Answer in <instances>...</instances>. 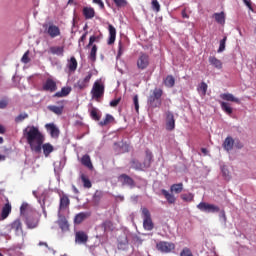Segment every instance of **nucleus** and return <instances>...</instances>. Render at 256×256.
Returning <instances> with one entry per match:
<instances>
[{
    "label": "nucleus",
    "mask_w": 256,
    "mask_h": 256,
    "mask_svg": "<svg viewBox=\"0 0 256 256\" xmlns=\"http://www.w3.org/2000/svg\"><path fill=\"white\" fill-rule=\"evenodd\" d=\"M43 91H49L50 93H55L57 91V82L52 78H48L42 86Z\"/></svg>",
    "instance_id": "12"
},
{
    "label": "nucleus",
    "mask_w": 256,
    "mask_h": 256,
    "mask_svg": "<svg viewBox=\"0 0 256 256\" xmlns=\"http://www.w3.org/2000/svg\"><path fill=\"white\" fill-rule=\"evenodd\" d=\"M220 98H222L223 101H230L231 103H237L238 105L241 103V100L231 93L220 94Z\"/></svg>",
    "instance_id": "22"
},
{
    "label": "nucleus",
    "mask_w": 256,
    "mask_h": 256,
    "mask_svg": "<svg viewBox=\"0 0 256 256\" xmlns=\"http://www.w3.org/2000/svg\"><path fill=\"white\" fill-rule=\"evenodd\" d=\"M11 204L8 202L2 208L1 219L5 220L11 215Z\"/></svg>",
    "instance_id": "29"
},
{
    "label": "nucleus",
    "mask_w": 256,
    "mask_h": 256,
    "mask_svg": "<svg viewBox=\"0 0 256 256\" xmlns=\"http://www.w3.org/2000/svg\"><path fill=\"white\" fill-rule=\"evenodd\" d=\"M92 3L99 5L100 9H105V3H103V0H92Z\"/></svg>",
    "instance_id": "57"
},
{
    "label": "nucleus",
    "mask_w": 256,
    "mask_h": 256,
    "mask_svg": "<svg viewBox=\"0 0 256 256\" xmlns=\"http://www.w3.org/2000/svg\"><path fill=\"white\" fill-rule=\"evenodd\" d=\"M233 145H235V140H233V138H231V136H228L223 143V148L225 149V151H231L233 150Z\"/></svg>",
    "instance_id": "28"
},
{
    "label": "nucleus",
    "mask_w": 256,
    "mask_h": 256,
    "mask_svg": "<svg viewBox=\"0 0 256 256\" xmlns=\"http://www.w3.org/2000/svg\"><path fill=\"white\" fill-rule=\"evenodd\" d=\"M129 245V240L127 239V236L120 237L118 240V249H125Z\"/></svg>",
    "instance_id": "41"
},
{
    "label": "nucleus",
    "mask_w": 256,
    "mask_h": 256,
    "mask_svg": "<svg viewBox=\"0 0 256 256\" xmlns=\"http://www.w3.org/2000/svg\"><path fill=\"white\" fill-rule=\"evenodd\" d=\"M90 117L94 120V121H100L101 120V115H99V110H97V108H92L90 111Z\"/></svg>",
    "instance_id": "44"
},
{
    "label": "nucleus",
    "mask_w": 256,
    "mask_h": 256,
    "mask_svg": "<svg viewBox=\"0 0 256 256\" xmlns=\"http://www.w3.org/2000/svg\"><path fill=\"white\" fill-rule=\"evenodd\" d=\"M25 217V223L28 229H36L39 225V214L37 211L32 212L31 214H28Z\"/></svg>",
    "instance_id": "6"
},
{
    "label": "nucleus",
    "mask_w": 256,
    "mask_h": 256,
    "mask_svg": "<svg viewBox=\"0 0 256 256\" xmlns=\"http://www.w3.org/2000/svg\"><path fill=\"white\" fill-rule=\"evenodd\" d=\"M161 97H163V89L155 88L152 91V94L149 95V97L147 99V104L152 109H157V108L161 107V105H162Z\"/></svg>",
    "instance_id": "3"
},
{
    "label": "nucleus",
    "mask_w": 256,
    "mask_h": 256,
    "mask_svg": "<svg viewBox=\"0 0 256 256\" xmlns=\"http://www.w3.org/2000/svg\"><path fill=\"white\" fill-rule=\"evenodd\" d=\"M121 103V98L114 99L110 102V107H117Z\"/></svg>",
    "instance_id": "58"
},
{
    "label": "nucleus",
    "mask_w": 256,
    "mask_h": 256,
    "mask_svg": "<svg viewBox=\"0 0 256 256\" xmlns=\"http://www.w3.org/2000/svg\"><path fill=\"white\" fill-rule=\"evenodd\" d=\"M181 199L182 201H185L186 203H191L193 199H195V195L193 193H186V194H181Z\"/></svg>",
    "instance_id": "43"
},
{
    "label": "nucleus",
    "mask_w": 256,
    "mask_h": 256,
    "mask_svg": "<svg viewBox=\"0 0 256 256\" xmlns=\"http://www.w3.org/2000/svg\"><path fill=\"white\" fill-rule=\"evenodd\" d=\"M198 91H201L202 95H207V83L201 82Z\"/></svg>",
    "instance_id": "51"
},
{
    "label": "nucleus",
    "mask_w": 256,
    "mask_h": 256,
    "mask_svg": "<svg viewBox=\"0 0 256 256\" xmlns=\"http://www.w3.org/2000/svg\"><path fill=\"white\" fill-rule=\"evenodd\" d=\"M133 103H134L136 113H139V96L135 95L133 97Z\"/></svg>",
    "instance_id": "53"
},
{
    "label": "nucleus",
    "mask_w": 256,
    "mask_h": 256,
    "mask_svg": "<svg viewBox=\"0 0 256 256\" xmlns=\"http://www.w3.org/2000/svg\"><path fill=\"white\" fill-rule=\"evenodd\" d=\"M7 105H9V100L7 98L0 100V109H7Z\"/></svg>",
    "instance_id": "55"
},
{
    "label": "nucleus",
    "mask_w": 256,
    "mask_h": 256,
    "mask_svg": "<svg viewBox=\"0 0 256 256\" xmlns=\"http://www.w3.org/2000/svg\"><path fill=\"white\" fill-rule=\"evenodd\" d=\"M89 241V236L84 231H78L75 233V243L79 245L85 244Z\"/></svg>",
    "instance_id": "15"
},
{
    "label": "nucleus",
    "mask_w": 256,
    "mask_h": 256,
    "mask_svg": "<svg viewBox=\"0 0 256 256\" xmlns=\"http://www.w3.org/2000/svg\"><path fill=\"white\" fill-rule=\"evenodd\" d=\"M149 65H150L149 56L145 53H141L137 59V68L140 69V71H145V69H147Z\"/></svg>",
    "instance_id": "9"
},
{
    "label": "nucleus",
    "mask_w": 256,
    "mask_h": 256,
    "mask_svg": "<svg viewBox=\"0 0 256 256\" xmlns=\"http://www.w3.org/2000/svg\"><path fill=\"white\" fill-rule=\"evenodd\" d=\"M142 217L145 231H153L155 224H153V220L151 219V212H149V209L142 208Z\"/></svg>",
    "instance_id": "4"
},
{
    "label": "nucleus",
    "mask_w": 256,
    "mask_h": 256,
    "mask_svg": "<svg viewBox=\"0 0 256 256\" xmlns=\"http://www.w3.org/2000/svg\"><path fill=\"white\" fill-rule=\"evenodd\" d=\"M22 63H29L31 59H29V51L25 52L21 58Z\"/></svg>",
    "instance_id": "56"
},
{
    "label": "nucleus",
    "mask_w": 256,
    "mask_h": 256,
    "mask_svg": "<svg viewBox=\"0 0 256 256\" xmlns=\"http://www.w3.org/2000/svg\"><path fill=\"white\" fill-rule=\"evenodd\" d=\"M182 17L183 19H189V15L187 14V11L185 10L182 11Z\"/></svg>",
    "instance_id": "64"
},
{
    "label": "nucleus",
    "mask_w": 256,
    "mask_h": 256,
    "mask_svg": "<svg viewBox=\"0 0 256 256\" xmlns=\"http://www.w3.org/2000/svg\"><path fill=\"white\" fill-rule=\"evenodd\" d=\"M166 129L167 131L175 129V115L171 111L166 112Z\"/></svg>",
    "instance_id": "13"
},
{
    "label": "nucleus",
    "mask_w": 256,
    "mask_h": 256,
    "mask_svg": "<svg viewBox=\"0 0 256 256\" xmlns=\"http://www.w3.org/2000/svg\"><path fill=\"white\" fill-rule=\"evenodd\" d=\"M108 31L109 38L107 43L108 45H113V43H115V39H117V29H115L113 25L109 24Z\"/></svg>",
    "instance_id": "19"
},
{
    "label": "nucleus",
    "mask_w": 256,
    "mask_h": 256,
    "mask_svg": "<svg viewBox=\"0 0 256 256\" xmlns=\"http://www.w3.org/2000/svg\"><path fill=\"white\" fill-rule=\"evenodd\" d=\"M180 256H193V252H191V249L185 247L180 252Z\"/></svg>",
    "instance_id": "52"
},
{
    "label": "nucleus",
    "mask_w": 256,
    "mask_h": 256,
    "mask_svg": "<svg viewBox=\"0 0 256 256\" xmlns=\"http://www.w3.org/2000/svg\"><path fill=\"white\" fill-rule=\"evenodd\" d=\"M151 5H152V9H153L156 13H159V11H161V4H159V1H157V0H152Z\"/></svg>",
    "instance_id": "47"
},
{
    "label": "nucleus",
    "mask_w": 256,
    "mask_h": 256,
    "mask_svg": "<svg viewBox=\"0 0 256 256\" xmlns=\"http://www.w3.org/2000/svg\"><path fill=\"white\" fill-rule=\"evenodd\" d=\"M91 95L93 99H101V97L105 95V85L99 80L95 81L91 90Z\"/></svg>",
    "instance_id": "5"
},
{
    "label": "nucleus",
    "mask_w": 256,
    "mask_h": 256,
    "mask_svg": "<svg viewBox=\"0 0 256 256\" xmlns=\"http://www.w3.org/2000/svg\"><path fill=\"white\" fill-rule=\"evenodd\" d=\"M48 110L51 111L52 113H55V115L63 114V106L50 105L48 106Z\"/></svg>",
    "instance_id": "39"
},
{
    "label": "nucleus",
    "mask_w": 256,
    "mask_h": 256,
    "mask_svg": "<svg viewBox=\"0 0 256 256\" xmlns=\"http://www.w3.org/2000/svg\"><path fill=\"white\" fill-rule=\"evenodd\" d=\"M124 52H125V45L123 44L122 41H119L117 57H121V55H123Z\"/></svg>",
    "instance_id": "49"
},
{
    "label": "nucleus",
    "mask_w": 256,
    "mask_h": 256,
    "mask_svg": "<svg viewBox=\"0 0 256 256\" xmlns=\"http://www.w3.org/2000/svg\"><path fill=\"white\" fill-rule=\"evenodd\" d=\"M82 15L86 20L93 19V17H95V9L93 7L86 6L82 9Z\"/></svg>",
    "instance_id": "21"
},
{
    "label": "nucleus",
    "mask_w": 256,
    "mask_h": 256,
    "mask_svg": "<svg viewBox=\"0 0 256 256\" xmlns=\"http://www.w3.org/2000/svg\"><path fill=\"white\" fill-rule=\"evenodd\" d=\"M70 203H71V201L69 200V197L67 195H63L60 198V205H59L60 211L67 209V207H69Z\"/></svg>",
    "instance_id": "27"
},
{
    "label": "nucleus",
    "mask_w": 256,
    "mask_h": 256,
    "mask_svg": "<svg viewBox=\"0 0 256 256\" xmlns=\"http://www.w3.org/2000/svg\"><path fill=\"white\" fill-rule=\"evenodd\" d=\"M67 67L70 73H75L77 71L78 63L74 56H72L68 61Z\"/></svg>",
    "instance_id": "26"
},
{
    "label": "nucleus",
    "mask_w": 256,
    "mask_h": 256,
    "mask_svg": "<svg viewBox=\"0 0 256 256\" xmlns=\"http://www.w3.org/2000/svg\"><path fill=\"white\" fill-rule=\"evenodd\" d=\"M208 61L212 67H215V69H223V62L221 60L217 59L215 56H210L208 58Z\"/></svg>",
    "instance_id": "25"
},
{
    "label": "nucleus",
    "mask_w": 256,
    "mask_h": 256,
    "mask_svg": "<svg viewBox=\"0 0 256 256\" xmlns=\"http://www.w3.org/2000/svg\"><path fill=\"white\" fill-rule=\"evenodd\" d=\"M157 251L160 253H171L175 249V243L167 242V241H160L156 244Z\"/></svg>",
    "instance_id": "8"
},
{
    "label": "nucleus",
    "mask_w": 256,
    "mask_h": 256,
    "mask_svg": "<svg viewBox=\"0 0 256 256\" xmlns=\"http://www.w3.org/2000/svg\"><path fill=\"white\" fill-rule=\"evenodd\" d=\"M101 40V36H90L89 38V43L86 46L87 49H89V47H91L93 45V43H99V41Z\"/></svg>",
    "instance_id": "45"
},
{
    "label": "nucleus",
    "mask_w": 256,
    "mask_h": 256,
    "mask_svg": "<svg viewBox=\"0 0 256 256\" xmlns=\"http://www.w3.org/2000/svg\"><path fill=\"white\" fill-rule=\"evenodd\" d=\"M101 227L104 233H107V231H113V222H111V220H106L101 224Z\"/></svg>",
    "instance_id": "40"
},
{
    "label": "nucleus",
    "mask_w": 256,
    "mask_h": 256,
    "mask_svg": "<svg viewBox=\"0 0 256 256\" xmlns=\"http://www.w3.org/2000/svg\"><path fill=\"white\" fill-rule=\"evenodd\" d=\"M6 129L5 126L0 124V135H5Z\"/></svg>",
    "instance_id": "62"
},
{
    "label": "nucleus",
    "mask_w": 256,
    "mask_h": 256,
    "mask_svg": "<svg viewBox=\"0 0 256 256\" xmlns=\"http://www.w3.org/2000/svg\"><path fill=\"white\" fill-rule=\"evenodd\" d=\"M89 32H85L79 39V45H81V43H85V40L87 39V35Z\"/></svg>",
    "instance_id": "60"
},
{
    "label": "nucleus",
    "mask_w": 256,
    "mask_h": 256,
    "mask_svg": "<svg viewBox=\"0 0 256 256\" xmlns=\"http://www.w3.org/2000/svg\"><path fill=\"white\" fill-rule=\"evenodd\" d=\"M25 119H29V114L21 113L15 118V123H21L22 121H25Z\"/></svg>",
    "instance_id": "46"
},
{
    "label": "nucleus",
    "mask_w": 256,
    "mask_h": 256,
    "mask_svg": "<svg viewBox=\"0 0 256 256\" xmlns=\"http://www.w3.org/2000/svg\"><path fill=\"white\" fill-rule=\"evenodd\" d=\"M227 43V36H224L222 40H220V45L218 48V53H223L225 51V44Z\"/></svg>",
    "instance_id": "48"
},
{
    "label": "nucleus",
    "mask_w": 256,
    "mask_h": 256,
    "mask_svg": "<svg viewBox=\"0 0 256 256\" xmlns=\"http://www.w3.org/2000/svg\"><path fill=\"white\" fill-rule=\"evenodd\" d=\"M38 245L39 247H46V249H49V244H47V242H39Z\"/></svg>",
    "instance_id": "61"
},
{
    "label": "nucleus",
    "mask_w": 256,
    "mask_h": 256,
    "mask_svg": "<svg viewBox=\"0 0 256 256\" xmlns=\"http://www.w3.org/2000/svg\"><path fill=\"white\" fill-rule=\"evenodd\" d=\"M91 77H93V72H88V74L77 81V83L74 85L77 89L80 91H83V89H87L89 87V83L91 81Z\"/></svg>",
    "instance_id": "10"
},
{
    "label": "nucleus",
    "mask_w": 256,
    "mask_h": 256,
    "mask_svg": "<svg viewBox=\"0 0 256 256\" xmlns=\"http://www.w3.org/2000/svg\"><path fill=\"white\" fill-rule=\"evenodd\" d=\"M145 153L146 157L143 164L139 162V160L133 159L131 161L132 169H135L136 171H143V169H149V167H151V163H153V153L149 150H146Z\"/></svg>",
    "instance_id": "2"
},
{
    "label": "nucleus",
    "mask_w": 256,
    "mask_h": 256,
    "mask_svg": "<svg viewBox=\"0 0 256 256\" xmlns=\"http://www.w3.org/2000/svg\"><path fill=\"white\" fill-rule=\"evenodd\" d=\"M116 7H127V0H112Z\"/></svg>",
    "instance_id": "50"
},
{
    "label": "nucleus",
    "mask_w": 256,
    "mask_h": 256,
    "mask_svg": "<svg viewBox=\"0 0 256 256\" xmlns=\"http://www.w3.org/2000/svg\"><path fill=\"white\" fill-rule=\"evenodd\" d=\"M81 164L88 169H93V163L91 162V157L88 154H85L81 158Z\"/></svg>",
    "instance_id": "30"
},
{
    "label": "nucleus",
    "mask_w": 256,
    "mask_h": 256,
    "mask_svg": "<svg viewBox=\"0 0 256 256\" xmlns=\"http://www.w3.org/2000/svg\"><path fill=\"white\" fill-rule=\"evenodd\" d=\"M51 55H57L58 57H63L65 53V46H52L48 50Z\"/></svg>",
    "instance_id": "20"
},
{
    "label": "nucleus",
    "mask_w": 256,
    "mask_h": 256,
    "mask_svg": "<svg viewBox=\"0 0 256 256\" xmlns=\"http://www.w3.org/2000/svg\"><path fill=\"white\" fill-rule=\"evenodd\" d=\"M219 217L220 219H223V223H227V215L225 214V210L220 211Z\"/></svg>",
    "instance_id": "59"
},
{
    "label": "nucleus",
    "mask_w": 256,
    "mask_h": 256,
    "mask_svg": "<svg viewBox=\"0 0 256 256\" xmlns=\"http://www.w3.org/2000/svg\"><path fill=\"white\" fill-rule=\"evenodd\" d=\"M71 93V88L70 87H63L61 91L56 92L54 94V97H67Z\"/></svg>",
    "instance_id": "38"
},
{
    "label": "nucleus",
    "mask_w": 256,
    "mask_h": 256,
    "mask_svg": "<svg viewBox=\"0 0 256 256\" xmlns=\"http://www.w3.org/2000/svg\"><path fill=\"white\" fill-rule=\"evenodd\" d=\"M115 121V117L111 114H106L105 119L99 122L100 127H105L109 125V123H113Z\"/></svg>",
    "instance_id": "32"
},
{
    "label": "nucleus",
    "mask_w": 256,
    "mask_h": 256,
    "mask_svg": "<svg viewBox=\"0 0 256 256\" xmlns=\"http://www.w3.org/2000/svg\"><path fill=\"white\" fill-rule=\"evenodd\" d=\"M103 195H104L103 191L96 190L92 198L93 203L96 205H99V203H101V200L103 199Z\"/></svg>",
    "instance_id": "34"
},
{
    "label": "nucleus",
    "mask_w": 256,
    "mask_h": 256,
    "mask_svg": "<svg viewBox=\"0 0 256 256\" xmlns=\"http://www.w3.org/2000/svg\"><path fill=\"white\" fill-rule=\"evenodd\" d=\"M10 230L14 231L15 235H23V222L20 218L15 219L9 224Z\"/></svg>",
    "instance_id": "11"
},
{
    "label": "nucleus",
    "mask_w": 256,
    "mask_h": 256,
    "mask_svg": "<svg viewBox=\"0 0 256 256\" xmlns=\"http://www.w3.org/2000/svg\"><path fill=\"white\" fill-rule=\"evenodd\" d=\"M88 217H91L89 212H80L75 216L74 223H76V225H81V223L84 222Z\"/></svg>",
    "instance_id": "23"
},
{
    "label": "nucleus",
    "mask_w": 256,
    "mask_h": 256,
    "mask_svg": "<svg viewBox=\"0 0 256 256\" xmlns=\"http://www.w3.org/2000/svg\"><path fill=\"white\" fill-rule=\"evenodd\" d=\"M80 178L85 189H91V187H93V184L91 183V180H89V177H87V175L81 174Z\"/></svg>",
    "instance_id": "36"
},
{
    "label": "nucleus",
    "mask_w": 256,
    "mask_h": 256,
    "mask_svg": "<svg viewBox=\"0 0 256 256\" xmlns=\"http://www.w3.org/2000/svg\"><path fill=\"white\" fill-rule=\"evenodd\" d=\"M197 209L202 211V213H219L221 211L219 206L207 202H200L197 205Z\"/></svg>",
    "instance_id": "7"
},
{
    "label": "nucleus",
    "mask_w": 256,
    "mask_h": 256,
    "mask_svg": "<svg viewBox=\"0 0 256 256\" xmlns=\"http://www.w3.org/2000/svg\"><path fill=\"white\" fill-rule=\"evenodd\" d=\"M72 191L75 193V195H79V189L75 185H72Z\"/></svg>",
    "instance_id": "63"
},
{
    "label": "nucleus",
    "mask_w": 256,
    "mask_h": 256,
    "mask_svg": "<svg viewBox=\"0 0 256 256\" xmlns=\"http://www.w3.org/2000/svg\"><path fill=\"white\" fill-rule=\"evenodd\" d=\"M23 135L33 153H41L43 150L44 156L49 157V155L55 151V148L51 143H45V136L39 131V128L35 126H27L23 130Z\"/></svg>",
    "instance_id": "1"
},
{
    "label": "nucleus",
    "mask_w": 256,
    "mask_h": 256,
    "mask_svg": "<svg viewBox=\"0 0 256 256\" xmlns=\"http://www.w3.org/2000/svg\"><path fill=\"white\" fill-rule=\"evenodd\" d=\"M46 33H48L51 39H55V37H59V35H61V29H59L58 26L55 24H50L46 28Z\"/></svg>",
    "instance_id": "14"
},
{
    "label": "nucleus",
    "mask_w": 256,
    "mask_h": 256,
    "mask_svg": "<svg viewBox=\"0 0 256 256\" xmlns=\"http://www.w3.org/2000/svg\"><path fill=\"white\" fill-rule=\"evenodd\" d=\"M118 179L121 181L122 185H128V187H133L135 185V180L127 174H121Z\"/></svg>",
    "instance_id": "18"
},
{
    "label": "nucleus",
    "mask_w": 256,
    "mask_h": 256,
    "mask_svg": "<svg viewBox=\"0 0 256 256\" xmlns=\"http://www.w3.org/2000/svg\"><path fill=\"white\" fill-rule=\"evenodd\" d=\"M161 193L170 205L175 204V202L177 201V198H175V195H173V193H169V191H167L165 189H162Z\"/></svg>",
    "instance_id": "24"
},
{
    "label": "nucleus",
    "mask_w": 256,
    "mask_h": 256,
    "mask_svg": "<svg viewBox=\"0 0 256 256\" xmlns=\"http://www.w3.org/2000/svg\"><path fill=\"white\" fill-rule=\"evenodd\" d=\"M45 129L50 133L53 139H57V137H59V128H57L53 123L46 124Z\"/></svg>",
    "instance_id": "17"
},
{
    "label": "nucleus",
    "mask_w": 256,
    "mask_h": 256,
    "mask_svg": "<svg viewBox=\"0 0 256 256\" xmlns=\"http://www.w3.org/2000/svg\"><path fill=\"white\" fill-rule=\"evenodd\" d=\"M90 54H89V59L92 61V63H95L97 61V45L91 46Z\"/></svg>",
    "instance_id": "37"
},
{
    "label": "nucleus",
    "mask_w": 256,
    "mask_h": 256,
    "mask_svg": "<svg viewBox=\"0 0 256 256\" xmlns=\"http://www.w3.org/2000/svg\"><path fill=\"white\" fill-rule=\"evenodd\" d=\"M31 213H35V210L29 203L23 202L21 207H20V215L22 217H27V215H31Z\"/></svg>",
    "instance_id": "16"
},
{
    "label": "nucleus",
    "mask_w": 256,
    "mask_h": 256,
    "mask_svg": "<svg viewBox=\"0 0 256 256\" xmlns=\"http://www.w3.org/2000/svg\"><path fill=\"white\" fill-rule=\"evenodd\" d=\"M222 175L227 180L231 179V174L229 173V169H227L226 167H222Z\"/></svg>",
    "instance_id": "54"
},
{
    "label": "nucleus",
    "mask_w": 256,
    "mask_h": 256,
    "mask_svg": "<svg viewBox=\"0 0 256 256\" xmlns=\"http://www.w3.org/2000/svg\"><path fill=\"white\" fill-rule=\"evenodd\" d=\"M164 85L165 87H168L170 89L172 87H175V77H173V75L166 76V78L164 79Z\"/></svg>",
    "instance_id": "35"
},
{
    "label": "nucleus",
    "mask_w": 256,
    "mask_h": 256,
    "mask_svg": "<svg viewBox=\"0 0 256 256\" xmlns=\"http://www.w3.org/2000/svg\"><path fill=\"white\" fill-rule=\"evenodd\" d=\"M171 193H175L179 195V193H183V183H177L170 186Z\"/></svg>",
    "instance_id": "33"
},
{
    "label": "nucleus",
    "mask_w": 256,
    "mask_h": 256,
    "mask_svg": "<svg viewBox=\"0 0 256 256\" xmlns=\"http://www.w3.org/2000/svg\"><path fill=\"white\" fill-rule=\"evenodd\" d=\"M214 19H215V21H217L220 25H224V23H225V13H224V12L215 13V14H214Z\"/></svg>",
    "instance_id": "42"
},
{
    "label": "nucleus",
    "mask_w": 256,
    "mask_h": 256,
    "mask_svg": "<svg viewBox=\"0 0 256 256\" xmlns=\"http://www.w3.org/2000/svg\"><path fill=\"white\" fill-rule=\"evenodd\" d=\"M220 107L226 115H233V108L231 107V104L228 102H220Z\"/></svg>",
    "instance_id": "31"
}]
</instances>
